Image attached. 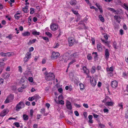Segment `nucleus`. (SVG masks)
<instances>
[{"instance_id": "obj_1", "label": "nucleus", "mask_w": 128, "mask_h": 128, "mask_svg": "<svg viewBox=\"0 0 128 128\" xmlns=\"http://www.w3.org/2000/svg\"><path fill=\"white\" fill-rule=\"evenodd\" d=\"M45 78L48 81H52L54 79L55 76L54 74L51 73H48L46 72L45 73Z\"/></svg>"}, {"instance_id": "obj_2", "label": "nucleus", "mask_w": 128, "mask_h": 128, "mask_svg": "<svg viewBox=\"0 0 128 128\" xmlns=\"http://www.w3.org/2000/svg\"><path fill=\"white\" fill-rule=\"evenodd\" d=\"M24 102L21 101L18 103L16 107V110L17 111H19V110L24 107Z\"/></svg>"}, {"instance_id": "obj_3", "label": "nucleus", "mask_w": 128, "mask_h": 128, "mask_svg": "<svg viewBox=\"0 0 128 128\" xmlns=\"http://www.w3.org/2000/svg\"><path fill=\"white\" fill-rule=\"evenodd\" d=\"M14 98V96L13 94H10L6 100L5 102L8 103L12 101Z\"/></svg>"}, {"instance_id": "obj_4", "label": "nucleus", "mask_w": 128, "mask_h": 128, "mask_svg": "<svg viewBox=\"0 0 128 128\" xmlns=\"http://www.w3.org/2000/svg\"><path fill=\"white\" fill-rule=\"evenodd\" d=\"M60 56V54L59 52H53L51 55V59L52 60L56 59L59 57Z\"/></svg>"}, {"instance_id": "obj_5", "label": "nucleus", "mask_w": 128, "mask_h": 128, "mask_svg": "<svg viewBox=\"0 0 128 128\" xmlns=\"http://www.w3.org/2000/svg\"><path fill=\"white\" fill-rule=\"evenodd\" d=\"M68 42L69 46H71L75 43V39L73 37H69L68 38Z\"/></svg>"}, {"instance_id": "obj_6", "label": "nucleus", "mask_w": 128, "mask_h": 128, "mask_svg": "<svg viewBox=\"0 0 128 128\" xmlns=\"http://www.w3.org/2000/svg\"><path fill=\"white\" fill-rule=\"evenodd\" d=\"M31 54L29 52H27L26 54L25 57L24 58V62H28L31 57Z\"/></svg>"}, {"instance_id": "obj_7", "label": "nucleus", "mask_w": 128, "mask_h": 128, "mask_svg": "<svg viewBox=\"0 0 128 128\" xmlns=\"http://www.w3.org/2000/svg\"><path fill=\"white\" fill-rule=\"evenodd\" d=\"M111 86L113 88H116L118 86V82L116 80H113L111 82Z\"/></svg>"}, {"instance_id": "obj_8", "label": "nucleus", "mask_w": 128, "mask_h": 128, "mask_svg": "<svg viewBox=\"0 0 128 128\" xmlns=\"http://www.w3.org/2000/svg\"><path fill=\"white\" fill-rule=\"evenodd\" d=\"M66 107L69 110H71L72 109V106L70 102L68 101L67 100L66 102Z\"/></svg>"}, {"instance_id": "obj_9", "label": "nucleus", "mask_w": 128, "mask_h": 128, "mask_svg": "<svg viewBox=\"0 0 128 128\" xmlns=\"http://www.w3.org/2000/svg\"><path fill=\"white\" fill-rule=\"evenodd\" d=\"M9 110L8 109L4 110L1 113L0 116H4L8 112Z\"/></svg>"}, {"instance_id": "obj_10", "label": "nucleus", "mask_w": 128, "mask_h": 128, "mask_svg": "<svg viewBox=\"0 0 128 128\" xmlns=\"http://www.w3.org/2000/svg\"><path fill=\"white\" fill-rule=\"evenodd\" d=\"M58 26L55 24H53L50 26L51 30H56L58 28Z\"/></svg>"}, {"instance_id": "obj_11", "label": "nucleus", "mask_w": 128, "mask_h": 128, "mask_svg": "<svg viewBox=\"0 0 128 128\" xmlns=\"http://www.w3.org/2000/svg\"><path fill=\"white\" fill-rule=\"evenodd\" d=\"M90 82L91 85L94 86L96 84V81L95 80L94 77H93V78L90 79Z\"/></svg>"}, {"instance_id": "obj_12", "label": "nucleus", "mask_w": 128, "mask_h": 128, "mask_svg": "<svg viewBox=\"0 0 128 128\" xmlns=\"http://www.w3.org/2000/svg\"><path fill=\"white\" fill-rule=\"evenodd\" d=\"M10 76V74L6 72L4 73L2 75V76L4 79H6L9 77Z\"/></svg>"}, {"instance_id": "obj_13", "label": "nucleus", "mask_w": 128, "mask_h": 128, "mask_svg": "<svg viewBox=\"0 0 128 128\" xmlns=\"http://www.w3.org/2000/svg\"><path fill=\"white\" fill-rule=\"evenodd\" d=\"M79 54L77 52L73 53L70 56L71 58H75L78 57Z\"/></svg>"}, {"instance_id": "obj_14", "label": "nucleus", "mask_w": 128, "mask_h": 128, "mask_svg": "<svg viewBox=\"0 0 128 128\" xmlns=\"http://www.w3.org/2000/svg\"><path fill=\"white\" fill-rule=\"evenodd\" d=\"M105 54L106 58L107 59L108 58L110 55V53L108 49H106L105 50Z\"/></svg>"}, {"instance_id": "obj_15", "label": "nucleus", "mask_w": 128, "mask_h": 128, "mask_svg": "<svg viewBox=\"0 0 128 128\" xmlns=\"http://www.w3.org/2000/svg\"><path fill=\"white\" fill-rule=\"evenodd\" d=\"M96 120L98 122L99 126L101 128H104L105 127L104 125L102 124L100 122V120L98 119H96Z\"/></svg>"}, {"instance_id": "obj_16", "label": "nucleus", "mask_w": 128, "mask_h": 128, "mask_svg": "<svg viewBox=\"0 0 128 128\" xmlns=\"http://www.w3.org/2000/svg\"><path fill=\"white\" fill-rule=\"evenodd\" d=\"M21 14L20 13H16L14 15V17L15 19L16 20H18L19 18L22 16H18V15Z\"/></svg>"}, {"instance_id": "obj_17", "label": "nucleus", "mask_w": 128, "mask_h": 128, "mask_svg": "<svg viewBox=\"0 0 128 128\" xmlns=\"http://www.w3.org/2000/svg\"><path fill=\"white\" fill-rule=\"evenodd\" d=\"M114 104V103L112 101L108 102H106L105 105L106 106H112Z\"/></svg>"}, {"instance_id": "obj_18", "label": "nucleus", "mask_w": 128, "mask_h": 128, "mask_svg": "<svg viewBox=\"0 0 128 128\" xmlns=\"http://www.w3.org/2000/svg\"><path fill=\"white\" fill-rule=\"evenodd\" d=\"M69 3L72 6H75L77 4V1L76 0H71Z\"/></svg>"}, {"instance_id": "obj_19", "label": "nucleus", "mask_w": 128, "mask_h": 128, "mask_svg": "<svg viewBox=\"0 0 128 128\" xmlns=\"http://www.w3.org/2000/svg\"><path fill=\"white\" fill-rule=\"evenodd\" d=\"M110 100H111V99L108 96H106L104 99L102 101V102L104 103L106 102V101H109Z\"/></svg>"}, {"instance_id": "obj_20", "label": "nucleus", "mask_w": 128, "mask_h": 128, "mask_svg": "<svg viewBox=\"0 0 128 128\" xmlns=\"http://www.w3.org/2000/svg\"><path fill=\"white\" fill-rule=\"evenodd\" d=\"M114 18L116 20V22H118V23H120V17L119 16H117L115 15L114 16Z\"/></svg>"}, {"instance_id": "obj_21", "label": "nucleus", "mask_w": 128, "mask_h": 128, "mask_svg": "<svg viewBox=\"0 0 128 128\" xmlns=\"http://www.w3.org/2000/svg\"><path fill=\"white\" fill-rule=\"evenodd\" d=\"M83 69L84 72L86 74H87L89 72V70L86 68L85 66H83Z\"/></svg>"}, {"instance_id": "obj_22", "label": "nucleus", "mask_w": 128, "mask_h": 128, "mask_svg": "<svg viewBox=\"0 0 128 128\" xmlns=\"http://www.w3.org/2000/svg\"><path fill=\"white\" fill-rule=\"evenodd\" d=\"M97 47L98 50L100 52L102 50V48L100 44H97Z\"/></svg>"}, {"instance_id": "obj_23", "label": "nucleus", "mask_w": 128, "mask_h": 128, "mask_svg": "<svg viewBox=\"0 0 128 128\" xmlns=\"http://www.w3.org/2000/svg\"><path fill=\"white\" fill-rule=\"evenodd\" d=\"M22 35L24 36H28L30 34V33L29 32H26L22 33Z\"/></svg>"}, {"instance_id": "obj_24", "label": "nucleus", "mask_w": 128, "mask_h": 128, "mask_svg": "<svg viewBox=\"0 0 128 128\" xmlns=\"http://www.w3.org/2000/svg\"><path fill=\"white\" fill-rule=\"evenodd\" d=\"M34 99L36 101V102L37 100L41 98L38 94H35L34 96Z\"/></svg>"}, {"instance_id": "obj_25", "label": "nucleus", "mask_w": 128, "mask_h": 128, "mask_svg": "<svg viewBox=\"0 0 128 128\" xmlns=\"http://www.w3.org/2000/svg\"><path fill=\"white\" fill-rule=\"evenodd\" d=\"M32 34L34 36L39 35L40 33L39 32H38L36 31H34L32 33Z\"/></svg>"}, {"instance_id": "obj_26", "label": "nucleus", "mask_w": 128, "mask_h": 128, "mask_svg": "<svg viewBox=\"0 0 128 128\" xmlns=\"http://www.w3.org/2000/svg\"><path fill=\"white\" fill-rule=\"evenodd\" d=\"M23 117L24 120H28V116L25 114L23 115Z\"/></svg>"}, {"instance_id": "obj_27", "label": "nucleus", "mask_w": 128, "mask_h": 128, "mask_svg": "<svg viewBox=\"0 0 128 128\" xmlns=\"http://www.w3.org/2000/svg\"><path fill=\"white\" fill-rule=\"evenodd\" d=\"M100 20L102 22H104V18L101 15H99L98 16Z\"/></svg>"}, {"instance_id": "obj_28", "label": "nucleus", "mask_w": 128, "mask_h": 128, "mask_svg": "<svg viewBox=\"0 0 128 128\" xmlns=\"http://www.w3.org/2000/svg\"><path fill=\"white\" fill-rule=\"evenodd\" d=\"M36 40L35 39H33L32 40H30L28 44H32L34 43Z\"/></svg>"}, {"instance_id": "obj_29", "label": "nucleus", "mask_w": 128, "mask_h": 128, "mask_svg": "<svg viewBox=\"0 0 128 128\" xmlns=\"http://www.w3.org/2000/svg\"><path fill=\"white\" fill-rule=\"evenodd\" d=\"M108 10L113 12L116 13V10L112 8H108Z\"/></svg>"}, {"instance_id": "obj_30", "label": "nucleus", "mask_w": 128, "mask_h": 128, "mask_svg": "<svg viewBox=\"0 0 128 128\" xmlns=\"http://www.w3.org/2000/svg\"><path fill=\"white\" fill-rule=\"evenodd\" d=\"M95 72V67L94 66H93L92 67L91 72L92 73H94Z\"/></svg>"}, {"instance_id": "obj_31", "label": "nucleus", "mask_w": 128, "mask_h": 128, "mask_svg": "<svg viewBox=\"0 0 128 128\" xmlns=\"http://www.w3.org/2000/svg\"><path fill=\"white\" fill-rule=\"evenodd\" d=\"M45 34L49 37H51L52 36V34L49 32H45Z\"/></svg>"}, {"instance_id": "obj_32", "label": "nucleus", "mask_w": 128, "mask_h": 128, "mask_svg": "<svg viewBox=\"0 0 128 128\" xmlns=\"http://www.w3.org/2000/svg\"><path fill=\"white\" fill-rule=\"evenodd\" d=\"M79 86H80V90H82L84 88V85L82 83H80L79 84Z\"/></svg>"}, {"instance_id": "obj_33", "label": "nucleus", "mask_w": 128, "mask_h": 128, "mask_svg": "<svg viewBox=\"0 0 128 128\" xmlns=\"http://www.w3.org/2000/svg\"><path fill=\"white\" fill-rule=\"evenodd\" d=\"M13 124L17 127H19L20 126V123L18 122H15Z\"/></svg>"}, {"instance_id": "obj_34", "label": "nucleus", "mask_w": 128, "mask_h": 128, "mask_svg": "<svg viewBox=\"0 0 128 128\" xmlns=\"http://www.w3.org/2000/svg\"><path fill=\"white\" fill-rule=\"evenodd\" d=\"M30 14H33L34 13V8H30Z\"/></svg>"}, {"instance_id": "obj_35", "label": "nucleus", "mask_w": 128, "mask_h": 128, "mask_svg": "<svg viewBox=\"0 0 128 128\" xmlns=\"http://www.w3.org/2000/svg\"><path fill=\"white\" fill-rule=\"evenodd\" d=\"M58 104H59L62 105H63L64 104V102L63 100H61L58 101Z\"/></svg>"}, {"instance_id": "obj_36", "label": "nucleus", "mask_w": 128, "mask_h": 128, "mask_svg": "<svg viewBox=\"0 0 128 128\" xmlns=\"http://www.w3.org/2000/svg\"><path fill=\"white\" fill-rule=\"evenodd\" d=\"M42 38L44 40L46 41L47 42H48L49 41V39L46 37H43V36H42Z\"/></svg>"}, {"instance_id": "obj_37", "label": "nucleus", "mask_w": 128, "mask_h": 128, "mask_svg": "<svg viewBox=\"0 0 128 128\" xmlns=\"http://www.w3.org/2000/svg\"><path fill=\"white\" fill-rule=\"evenodd\" d=\"M123 5L124 8L126 10H128V6L125 3Z\"/></svg>"}, {"instance_id": "obj_38", "label": "nucleus", "mask_w": 128, "mask_h": 128, "mask_svg": "<svg viewBox=\"0 0 128 128\" xmlns=\"http://www.w3.org/2000/svg\"><path fill=\"white\" fill-rule=\"evenodd\" d=\"M0 55L2 56H6V53L1 52L0 53Z\"/></svg>"}, {"instance_id": "obj_39", "label": "nucleus", "mask_w": 128, "mask_h": 128, "mask_svg": "<svg viewBox=\"0 0 128 128\" xmlns=\"http://www.w3.org/2000/svg\"><path fill=\"white\" fill-rule=\"evenodd\" d=\"M116 42L115 41H114L113 44V46L114 48H115V49H117V48L116 47Z\"/></svg>"}, {"instance_id": "obj_40", "label": "nucleus", "mask_w": 128, "mask_h": 128, "mask_svg": "<svg viewBox=\"0 0 128 128\" xmlns=\"http://www.w3.org/2000/svg\"><path fill=\"white\" fill-rule=\"evenodd\" d=\"M6 38H8L10 40H12V37L11 34H10L8 36H6Z\"/></svg>"}, {"instance_id": "obj_41", "label": "nucleus", "mask_w": 128, "mask_h": 128, "mask_svg": "<svg viewBox=\"0 0 128 128\" xmlns=\"http://www.w3.org/2000/svg\"><path fill=\"white\" fill-rule=\"evenodd\" d=\"M87 58L88 59V60H90L92 59V57L90 56V54H89L87 56Z\"/></svg>"}, {"instance_id": "obj_42", "label": "nucleus", "mask_w": 128, "mask_h": 128, "mask_svg": "<svg viewBox=\"0 0 128 128\" xmlns=\"http://www.w3.org/2000/svg\"><path fill=\"white\" fill-rule=\"evenodd\" d=\"M34 100V96H33V97H29L28 98V100L29 101H32Z\"/></svg>"}, {"instance_id": "obj_43", "label": "nucleus", "mask_w": 128, "mask_h": 128, "mask_svg": "<svg viewBox=\"0 0 128 128\" xmlns=\"http://www.w3.org/2000/svg\"><path fill=\"white\" fill-rule=\"evenodd\" d=\"M125 117L126 118H128V110L127 111H126L125 112Z\"/></svg>"}, {"instance_id": "obj_44", "label": "nucleus", "mask_w": 128, "mask_h": 128, "mask_svg": "<svg viewBox=\"0 0 128 128\" xmlns=\"http://www.w3.org/2000/svg\"><path fill=\"white\" fill-rule=\"evenodd\" d=\"M28 9L26 8H22L23 10L25 13H27L28 12Z\"/></svg>"}, {"instance_id": "obj_45", "label": "nucleus", "mask_w": 128, "mask_h": 128, "mask_svg": "<svg viewBox=\"0 0 128 128\" xmlns=\"http://www.w3.org/2000/svg\"><path fill=\"white\" fill-rule=\"evenodd\" d=\"M32 17L31 16H30L28 20V23L30 24L31 21Z\"/></svg>"}, {"instance_id": "obj_46", "label": "nucleus", "mask_w": 128, "mask_h": 128, "mask_svg": "<svg viewBox=\"0 0 128 128\" xmlns=\"http://www.w3.org/2000/svg\"><path fill=\"white\" fill-rule=\"evenodd\" d=\"M76 62V60H72L69 63V65H70L72 64L73 63Z\"/></svg>"}, {"instance_id": "obj_47", "label": "nucleus", "mask_w": 128, "mask_h": 128, "mask_svg": "<svg viewBox=\"0 0 128 128\" xmlns=\"http://www.w3.org/2000/svg\"><path fill=\"white\" fill-rule=\"evenodd\" d=\"M34 50V48L33 47H31L29 49V52L30 53L32 52V51Z\"/></svg>"}, {"instance_id": "obj_48", "label": "nucleus", "mask_w": 128, "mask_h": 128, "mask_svg": "<svg viewBox=\"0 0 128 128\" xmlns=\"http://www.w3.org/2000/svg\"><path fill=\"white\" fill-rule=\"evenodd\" d=\"M118 106L120 107L121 108H120V109H123V105L122 103H121L120 104H118Z\"/></svg>"}, {"instance_id": "obj_49", "label": "nucleus", "mask_w": 128, "mask_h": 128, "mask_svg": "<svg viewBox=\"0 0 128 128\" xmlns=\"http://www.w3.org/2000/svg\"><path fill=\"white\" fill-rule=\"evenodd\" d=\"M72 12L76 15H77L78 14V12L76 10H72Z\"/></svg>"}, {"instance_id": "obj_50", "label": "nucleus", "mask_w": 128, "mask_h": 128, "mask_svg": "<svg viewBox=\"0 0 128 128\" xmlns=\"http://www.w3.org/2000/svg\"><path fill=\"white\" fill-rule=\"evenodd\" d=\"M76 116H79V114L78 111L76 110L74 112Z\"/></svg>"}, {"instance_id": "obj_51", "label": "nucleus", "mask_w": 128, "mask_h": 128, "mask_svg": "<svg viewBox=\"0 0 128 128\" xmlns=\"http://www.w3.org/2000/svg\"><path fill=\"white\" fill-rule=\"evenodd\" d=\"M91 40L92 42V44H95V40L94 38H91Z\"/></svg>"}, {"instance_id": "obj_52", "label": "nucleus", "mask_w": 128, "mask_h": 128, "mask_svg": "<svg viewBox=\"0 0 128 128\" xmlns=\"http://www.w3.org/2000/svg\"><path fill=\"white\" fill-rule=\"evenodd\" d=\"M45 110L44 108H42L41 109V112L42 114L44 113L45 112Z\"/></svg>"}, {"instance_id": "obj_53", "label": "nucleus", "mask_w": 128, "mask_h": 128, "mask_svg": "<svg viewBox=\"0 0 128 128\" xmlns=\"http://www.w3.org/2000/svg\"><path fill=\"white\" fill-rule=\"evenodd\" d=\"M93 116H94V117L95 118H97L99 116L97 115L96 114H93Z\"/></svg>"}, {"instance_id": "obj_54", "label": "nucleus", "mask_w": 128, "mask_h": 128, "mask_svg": "<svg viewBox=\"0 0 128 128\" xmlns=\"http://www.w3.org/2000/svg\"><path fill=\"white\" fill-rule=\"evenodd\" d=\"M28 80L30 82H32L33 81V78L31 77H29L28 78Z\"/></svg>"}, {"instance_id": "obj_55", "label": "nucleus", "mask_w": 128, "mask_h": 128, "mask_svg": "<svg viewBox=\"0 0 128 128\" xmlns=\"http://www.w3.org/2000/svg\"><path fill=\"white\" fill-rule=\"evenodd\" d=\"M22 88L21 87L18 89V90L19 92H22L23 91Z\"/></svg>"}, {"instance_id": "obj_56", "label": "nucleus", "mask_w": 128, "mask_h": 128, "mask_svg": "<svg viewBox=\"0 0 128 128\" xmlns=\"http://www.w3.org/2000/svg\"><path fill=\"white\" fill-rule=\"evenodd\" d=\"M59 92L60 93H62V92L63 89L62 88H60L58 89Z\"/></svg>"}, {"instance_id": "obj_57", "label": "nucleus", "mask_w": 128, "mask_h": 128, "mask_svg": "<svg viewBox=\"0 0 128 128\" xmlns=\"http://www.w3.org/2000/svg\"><path fill=\"white\" fill-rule=\"evenodd\" d=\"M34 113V111L32 110H30V114L31 116H32L33 114Z\"/></svg>"}, {"instance_id": "obj_58", "label": "nucleus", "mask_w": 128, "mask_h": 128, "mask_svg": "<svg viewBox=\"0 0 128 128\" xmlns=\"http://www.w3.org/2000/svg\"><path fill=\"white\" fill-rule=\"evenodd\" d=\"M5 64V63L3 62H0V67H1L2 66H3Z\"/></svg>"}, {"instance_id": "obj_59", "label": "nucleus", "mask_w": 128, "mask_h": 128, "mask_svg": "<svg viewBox=\"0 0 128 128\" xmlns=\"http://www.w3.org/2000/svg\"><path fill=\"white\" fill-rule=\"evenodd\" d=\"M83 106L86 108H88V106L87 104H86L85 103L84 104Z\"/></svg>"}, {"instance_id": "obj_60", "label": "nucleus", "mask_w": 128, "mask_h": 128, "mask_svg": "<svg viewBox=\"0 0 128 128\" xmlns=\"http://www.w3.org/2000/svg\"><path fill=\"white\" fill-rule=\"evenodd\" d=\"M19 71L21 72H22V69L21 66H18Z\"/></svg>"}, {"instance_id": "obj_61", "label": "nucleus", "mask_w": 128, "mask_h": 128, "mask_svg": "<svg viewBox=\"0 0 128 128\" xmlns=\"http://www.w3.org/2000/svg\"><path fill=\"white\" fill-rule=\"evenodd\" d=\"M4 82V80L2 78H0V84L3 83Z\"/></svg>"}, {"instance_id": "obj_62", "label": "nucleus", "mask_w": 128, "mask_h": 128, "mask_svg": "<svg viewBox=\"0 0 128 128\" xmlns=\"http://www.w3.org/2000/svg\"><path fill=\"white\" fill-rule=\"evenodd\" d=\"M63 97V96L62 95H60L58 96V98L59 100H61L62 99Z\"/></svg>"}, {"instance_id": "obj_63", "label": "nucleus", "mask_w": 128, "mask_h": 128, "mask_svg": "<svg viewBox=\"0 0 128 128\" xmlns=\"http://www.w3.org/2000/svg\"><path fill=\"white\" fill-rule=\"evenodd\" d=\"M102 85V83L101 82H98V87H100Z\"/></svg>"}, {"instance_id": "obj_64", "label": "nucleus", "mask_w": 128, "mask_h": 128, "mask_svg": "<svg viewBox=\"0 0 128 128\" xmlns=\"http://www.w3.org/2000/svg\"><path fill=\"white\" fill-rule=\"evenodd\" d=\"M38 126V125L36 124H34L33 126V127L34 128H37Z\"/></svg>"}]
</instances>
